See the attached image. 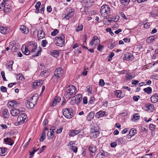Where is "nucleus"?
Instances as JSON below:
<instances>
[{"label": "nucleus", "mask_w": 158, "mask_h": 158, "mask_svg": "<svg viewBox=\"0 0 158 158\" xmlns=\"http://www.w3.org/2000/svg\"><path fill=\"white\" fill-rule=\"evenodd\" d=\"M116 42H114L110 44L108 46V48L110 49H113L116 45Z\"/></svg>", "instance_id": "nucleus-48"}, {"label": "nucleus", "mask_w": 158, "mask_h": 158, "mask_svg": "<svg viewBox=\"0 0 158 158\" xmlns=\"http://www.w3.org/2000/svg\"><path fill=\"white\" fill-rule=\"evenodd\" d=\"M99 85L101 86H103L105 85V82L103 80L101 79L99 82Z\"/></svg>", "instance_id": "nucleus-57"}, {"label": "nucleus", "mask_w": 158, "mask_h": 158, "mask_svg": "<svg viewBox=\"0 0 158 158\" xmlns=\"http://www.w3.org/2000/svg\"><path fill=\"white\" fill-rule=\"evenodd\" d=\"M143 91L148 94H150L152 92V89L150 87L143 89Z\"/></svg>", "instance_id": "nucleus-31"}, {"label": "nucleus", "mask_w": 158, "mask_h": 158, "mask_svg": "<svg viewBox=\"0 0 158 158\" xmlns=\"http://www.w3.org/2000/svg\"><path fill=\"white\" fill-rule=\"evenodd\" d=\"M76 89L74 86L72 85L68 87L66 90L65 94V97L66 98H70L71 96L75 94Z\"/></svg>", "instance_id": "nucleus-3"}, {"label": "nucleus", "mask_w": 158, "mask_h": 158, "mask_svg": "<svg viewBox=\"0 0 158 158\" xmlns=\"http://www.w3.org/2000/svg\"><path fill=\"white\" fill-rule=\"evenodd\" d=\"M121 3L123 5H127L130 2V0H120Z\"/></svg>", "instance_id": "nucleus-40"}, {"label": "nucleus", "mask_w": 158, "mask_h": 158, "mask_svg": "<svg viewBox=\"0 0 158 158\" xmlns=\"http://www.w3.org/2000/svg\"><path fill=\"white\" fill-rule=\"evenodd\" d=\"M7 148H0V155L4 156L6 153V151Z\"/></svg>", "instance_id": "nucleus-32"}, {"label": "nucleus", "mask_w": 158, "mask_h": 158, "mask_svg": "<svg viewBox=\"0 0 158 158\" xmlns=\"http://www.w3.org/2000/svg\"><path fill=\"white\" fill-rule=\"evenodd\" d=\"M73 16V15H70V14H68L67 15L65 16L64 18H65L67 19H69L71 17Z\"/></svg>", "instance_id": "nucleus-63"}, {"label": "nucleus", "mask_w": 158, "mask_h": 158, "mask_svg": "<svg viewBox=\"0 0 158 158\" xmlns=\"http://www.w3.org/2000/svg\"><path fill=\"white\" fill-rule=\"evenodd\" d=\"M13 64V62L12 61H10L8 63L7 68L10 71L12 70V65Z\"/></svg>", "instance_id": "nucleus-34"}, {"label": "nucleus", "mask_w": 158, "mask_h": 158, "mask_svg": "<svg viewBox=\"0 0 158 158\" xmlns=\"http://www.w3.org/2000/svg\"><path fill=\"white\" fill-rule=\"evenodd\" d=\"M4 118H8L9 116V114L7 109H4L2 112Z\"/></svg>", "instance_id": "nucleus-25"}, {"label": "nucleus", "mask_w": 158, "mask_h": 158, "mask_svg": "<svg viewBox=\"0 0 158 158\" xmlns=\"http://www.w3.org/2000/svg\"><path fill=\"white\" fill-rule=\"evenodd\" d=\"M137 133V131L135 129L132 128L131 129L129 132L128 136L132 137Z\"/></svg>", "instance_id": "nucleus-27"}, {"label": "nucleus", "mask_w": 158, "mask_h": 158, "mask_svg": "<svg viewBox=\"0 0 158 158\" xmlns=\"http://www.w3.org/2000/svg\"><path fill=\"white\" fill-rule=\"evenodd\" d=\"M104 48V46L103 45H98L97 48V50L99 52H102V49Z\"/></svg>", "instance_id": "nucleus-55"}, {"label": "nucleus", "mask_w": 158, "mask_h": 158, "mask_svg": "<svg viewBox=\"0 0 158 158\" xmlns=\"http://www.w3.org/2000/svg\"><path fill=\"white\" fill-rule=\"evenodd\" d=\"M20 113L19 110L16 109H13L10 110V114L11 115L14 116H16L18 114Z\"/></svg>", "instance_id": "nucleus-15"}, {"label": "nucleus", "mask_w": 158, "mask_h": 158, "mask_svg": "<svg viewBox=\"0 0 158 158\" xmlns=\"http://www.w3.org/2000/svg\"><path fill=\"white\" fill-rule=\"evenodd\" d=\"M0 32L2 34H6V29L2 26H0Z\"/></svg>", "instance_id": "nucleus-35"}, {"label": "nucleus", "mask_w": 158, "mask_h": 158, "mask_svg": "<svg viewBox=\"0 0 158 158\" xmlns=\"http://www.w3.org/2000/svg\"><path fill=\"white\" fill-rule=\"evenodd\" d=\"M92 134L93 136L95 138H97L99 135L100 132L98 131H95L94 129H92Z\"/></svg>", "instance_id": "nucleus-29"}, {"label": "nucleus", "mask_w": 158, "mask_h": 158, "mask_svg": "<svg viewBox=\"0 0 158 158\" xmlns=\"http://www.w3.org/2000/svg\"><path fill=\"white\" fill-rule=\"evenodd\" d=\"M19 29L23 33L27 34L29 32L28 29L25 26L23 25L21 26Z\"/></svg>", "instance_id": "nucleus-16"}, {"label": "nucleus", "mask_w": 158, "mask_h": 158, "mask_svg": "<svg viewBox=\"0 0 158 158\" xmlns=\"http://www.w3.org/2000/svg\"><path fill=\"white\" fill-rule=\"evenodd\" d=\"M51 53L52 55L53 56L55 57L56 56H58L59 54V51L57 50H55L52 51L51 52Z\"/></svg>", "instance_id": "nucleus-38"}, {"label": "nucleus", "mask_w": 158, "mask_h": 158, "mask_svg": "<svg viewBox=\"0 0 158 158\" xmlns=\"http://www.w3.org/2000/svg\"><path fill=\"white\" fill-rule=\"evenodd\" d=\"M82 100V95L81 94H78L72 98L70 101V103L72 105H74V103L78 105Z\"/></svg>", "instance_id": "nucleus-5"}, {"label": "nucleus", "mask_w": 158, "mask_h": 158, "mask_svg": "<svg viewBox=\"0 0 158 158\" xmlns=\"http://www.w3.org/2000/svg\"><path fill=\"white\" fill-rule=\"evenodd\" d=\"M35 148L34 147L33 148V150L32 152H30V155L31 156V157L33 156L34 153L38 150V149L36 150L34 149Z\"/></svg>", "instance_id": "nucleus-54"}, {"label": "nucleus", "mask_w": 158, "mask_h": 158, "mask_svg": "<svg viewBox=\"0 0 158 158\" xmlns=\"http://www.w3.org/2000/svg\"><path fill=\"white\" fill-rule=\"evenodd\" d=\"M101 156H102L99 157L100 158H103L102 156H107L105 155V152L103 150H101L100 152L97 155L96 157H98Z\"/></svg>", "instance_id": "nucleus-30"}, {"label": "nucleus", "mask_w": 158, "mask_h": 158, "mask_svg": "<svg viewBox=\"0 0 158 158\" xmlns=\"http://www.w3.org/2000/svg\"><path fill=\"white\" fill-rule=\"evenodd\" d=\"M1 74L2 76L3 79L5 81H7V80L5 77L4 72L3 71H2L1 73Z\"/></svg>", "instance_id": "nucleus-53"}, {"label": "nucleus", "mask_w": 158, "mask_h": 158, "mask_svg": "<svg viewBox=\"0 0 158 158\" xmlns=\"http://www.w3.org/2000/svg\"><path fill=\"white\" fill-rule=\"evenodd\" d=\"M64 71L61 68H57L55 71L52 79L54 82H57L58 80L62 77Z\"/></svg>", "instance_id": "nucleus-1"}, {"label": "nucleus", "mask_w": 158, "mask_h": 158, "mask_svg": "<svg viewBox=\"0 0 158 158\" xmlns=\"http://www.w3.org/2000/svg\"><path fill=\"white\" fill-rule=\"evenodd\" d=\"M151 102L154 103L157 102L158 101V94L156 93L152 95L151 98Z\"/></svg>", "instance_id": "nucleus-12"}, {"label": "nucleus", "mask_w": 158, "mask_h": 158, "mask_svg": "<svg viewBox=\"0 0 158 158\" xmlns=\"http://www.w3.org/2000/svg\"><path fill=\"white\" fill-rule=\"evenodd\" d=\"M155 39V37L154 36H150L147 39V42L148 43H150L154 41Z\"/></svg>", "instance_id": "nucleus-33"}, {"label": "nucleus", "mask_w": 158, "mask_h": 158, "mask_svg": "<svg viewBox=\"0 0 158 158\" xmlns=\"http://www.w3.org/2000/svg\"><path fill=\"white\" fill-rule=\"evenodd\" d=\"M59 32L58 30L56 29H55L54 30L51 32V35L52 36L56 35Z\"/></svg>", "instance_id": "nucleus-45"}, {"label": "nucleus", "mask_w": 158, "mask_h": 158, "mask_svg": "<svg viewBox=\"0 0 158 158\" xmlns=\"http://www.w3.org/2000/svg\"><path fill=\"white\" fill-rule=\"evenodd\" d=\"M135 77V73L133 72L127 73L126 74L125 77L127 80L129 81L132 80Z\"/></svg>", "instance_id": "nucleus-10"}, {"label": "nucleus", "mask_w": 158, "mask_h": 158, "mask_svg": "<svg viewBox=\"0 0 158 158\" xmlns=\"http://www.w3.org/2000/svg\"><path fill=\"white\" fill-rule=\"evenodd\" d=\"M16 102L15 101H10L8 102V104L9 106H13L15 105Z\"/></svg>", "instance_id": "nucleus-51"}, {"label": "nucleus", "mask_w": 158, "mask_h": 158, "mask_svg": "<svg viewBox=\"0 0 158 158\" xmlns=\"http://www.w3.org/2000/svg\"><path fill=\"white\" fill-rule=\"evenodd\" d=\"M81 130L79 129L78 130H71L69 133V135L70 136H74L78 134L81 132Z\"/></svg>", "instance_id": "nucleus-9"}, {"label": "nucleus", "mask_w": 158, "mask_h": 158, "mask_svg": "<svg viewBox=\"0 0 158 158\" xmlns=\"http://www.w3.org/2000/svg\"><path fill=\"white\" fill-rule=\"evenodd\" d=\"M95 100V98L94 97H91L89 101V104H93Z\"/></svg>", "instance_id": "nucleus-49"}, {"label": "nucleus", "mask_w": 158, "mask_h": 158, "mask_svg": "<svg viewBox=\"0 0 158 158\" xmlns=\"http://www.w3.org/2000/svg\"><path fill=\"white\" fill-rule=\"evenodd\" d=\"M94 115V112L92 111L89 113L87 117V119L88 121H90L93 118Z\"/></svg>", "instance_id": "nucleus-23"}, {"label": "nucleus", "mask_w": 158, "mask_h": 158, "mask_svg": "<svg viewBox=\"0 0 158 158\" xmlns=\"http://www.w3.org/2000/svg\"><path fill=\"white\" fill-rule=\"evenodd\" d=\"M71 150L74 152L76 153L77 152V148L76 146H72L71 147Z\"/></svg>", "instance_id": "nucleus-56"}, {"label": "nucleus", "mask_w": 158, "mask_h": 158, "mask_svg": "<svg viewBox=\"0 0 158 158\" xmlns=\"http://www.w3.org/2000/svg\"><path fill=\"white\" fill-rule=\"evenodd\" d=\"M4 142L5 143H7V144L10 146H12L14 143L13 140L9 137H7L6 138L4 139Z\"/></svg>", "instance_id": "nucleus-19"}, {"label": "nucleus", "mask_w": 158, "mask_h": 158, "mask_svg": "<svg viewBox=\"0 0 158 158\" xmlns=\"http://www.w3.org/2000/svg\"><path fill=\"white\" fill-rule=\"evenodd\" d=\"M25 120L23 119V118L21 117V116H20L19 115L17 118V121L19 124L23 123Z\"/></svg>", "instance_id": "nucleus-37"}, {"label": "nucleus", "mask_w": 158, "mask_h": 158, "mask_svg": "<svg viewBox=\"0 0 158 158\" xmlns=\"http://www.w3.org/2000/svg\"><path fill=\"white\" fill-rule=\"evenodd\" d=\"M89 150L91 153H94L96 150V148L94 145H92L89 146Z\"/></svg>", "instance_id": "nucleus-26"}, {"label": "nucleus", "mask_w": 158, "mask_h": 158, "mask_svg": "<svg viewBox=\"0 0 158 158\" xmlns=\"http://www.w3.org/2000/svg\"><path fill=\"white\" fill-rule=\"evenodd\" d=\"M21 50L22 52L26 55H28L30 53V50L27 47H25V48L22 47L21 48Z\"/></svg>", "instance_id": "nucleus-18"}, {"label": "nucleus", "mask_w": 158, "mask_h": 158, "mask_svg": "<svg viewBox=\"0 0 158 158\" xmlns=\"http://www.w3.org/2000/svg\"><path fill=\"white\" fill-rule=\"evenodd\" d=\"M27 48L31 50V52H34L37 49V44L33 41H31L28 44Z\"/></svg>", "instance_id": "nucleus-8"}, {"label": "nucleus", "mask_w": 158, "mask_h": 158, "mask_svg": "<svg viewBox=\"0 0 158 158\" xmlns=\"http://www.w3.org/2000/svg\"><path fill=\"white\" fill-rule=\"evenodd\" d=\"M41 8L40 10V13H41L42 14H44V6L43 5H41Z\"/></svg>", "instance_id": "nucleus-62"}, {"label": "nucleus", "mask_w": 158, "mask_h": 158, "mask_svg": "<svg viewBox=\"0 0 158 158\" xmlns=\"http://www.w3.org/2000/svg\"><path fill=\"white\" fill-rule=\"evenodd\" d=\"M6 3H5L4 11L6 13H8L11 10V6L9 5H6Z\"/></svg>", "instance_id": "nucleus-24"}, {"label": "nucleus", "mask_w": 158, "mask_h": 158, "mask_svg": "<svg viewBox=\"0 0 158 158\" xmlns=\"http://www.w3.org/2000/svg\"><path fill=\"white\" fill-rule=\"evenodd\" d=\"M133 118L135 120H138L139 118V116L138 114H135L133 116Z\"/></svg>", "instance_id": "nucleus-60"}, {"label": "nucleus", "mask_w": 158, "mask_h": 158, "mask_svg": "<svg viewBox=\"0 0 158 158\" xmlns=\"http://www.w3.org/2000/svg\"><path fill=\"white\" fill-rule=\"evenodd\" d=\"M60 100L61 98L60 97L58 96L56 97L54 100L52 101V105H51V106L53 107L56 106L57 104V103L60 102Z\"/></svg>", "instance_id": "nucleus-14"}, {"label": "nucleus", "mask_w": 158, "mask_h": 158, "mask_svg": "<svg viewBox=\"0 0 158 158\" xmlns=\"http://www.w3.org/2000/svg\"><path fill=\"white\" fill-rule=\"evenodd\" d=\"M47 136L49 137V138L52 139L54 135L52 133V132L50 131L49 132H48V133L47 134Z\"/></svg>", "instance_id": "nucleus-42"}, {"label": "nucleus", "mask_w": 158, "mask_h": 158, "mask_svg": "<svg viewBox=\"0 0 158 158\" xmlns=\"http://www.w3.org/2000/svg\"><path fill=\"white\" fill-rule=\"evenodd\" d=\"M48 44V42L46 40H43L42 41L41 45L43 47H45Z\"/></svg>", "instance_id": "nucleus-50"}, {"label": "nucleus", "mask_w": 158, "mask_h": 158, "mask_svg": "<svg viewBox=\"0 0 158 158\" xmlns=\"http://www.w3.org/2000/svg\"><path fill=\"white\" fill-rule=\"evenodd\" d=\"M149 129L151 131L154 130L156 128V126L153 124H150L149 126Z\"/></svg>", "instance_id": "nucleus-52"}, {"label": "nucleus", "mask_w": 158, "mask_h": 158, "mask_svg": "<svg viewBox=\"0 0 158 158\" xmlns=\"http://www.w3.org/2000/svg\"><path fill=\"white\" fill-rule=\"evenodd\" d=\"M66 11L68 12V14L70 15H74V10L73 9L71 8H68Z\"/></svg>", "instance_id": "nucleus-36"}, {"label": "nucleus", "mask_w": 158, "mask_h": 158, "mask_svg": "<svg viewBox=\"0 0 158 158\" xmlns=\"http://www.w3.org/2000/svg\"><path fill=\"white\" fill-rule=\"evenodd\" d=\"M64 116L67 118H71L73 116L72 110L71 108H65L62 110Z\"/></svg>", "instance_id": "nucleus-6"}, {"label": "nucleus", "mask_w": 158, "mask_h": 158, "mask_svg": "<svg viewBox=\"0 0 158 158\" xmlns=\"http://www.w3.org/2000/svg\"><path fill=\"white\" fill-rule=\"evenodd\" d=\"M19 115L20 116H21V117L22 118H23V119H24V120H25L27 118V115L24 113H22Z\"/></svg>", "instance_id": "nucleus-59"}, {"label": "nucleus", "mask_w": 158, "mask_h": 158, "mask_svg": "<svg viewBox=\"0 0 158 158\" xmlns=\"http://www.w3.org/2000/svg\"><path fill=\"white\" fill-rule=\"evenodd\" d=\"M4 6L5 3L4 2H2L0 4V11H4Z\"/></svg>", "instance_id": "nucleus-47"}, {"label": "nucleus", "mask_w": 158, "mask_h": 158, "mask_svg": "<svg viewBox=\"0 0 158 158\" xmlns=\"http://www.w3.org/2000/svg\"><path fill=\"white\" fill-rule=\"evenodd\" d=\"M45 33L42 30L38 31L37 37L39 40L45 37Z\"/></svg>", "instance_id": "nucleus-11"}, {"label": "nucleus", "mask_w": 158, "mask_h": 158, "mask_svg": "<svg viewBox=\"0 0 158 158\" xmlns=\"http://www.w3.org/2000/svg\"><path fill=\"white\" fill-rule=\"evenodd\" d=\"M87 98L86 97H84L83 99V103L85 104L87 103Z\"/></svg>", "instance_id": "nucleus-64"}, {"label": "nucleus", "mask_w": 158, "mask_h": 158, "mask_svg": "<svg viewBox=\"0 0 158 158\" xmlns=\"http://www.w3.org/2000/svg\"><path fill=\"white\" fill-rule=\"evenodd\" d=\"M41 50V49H40L39 50H38L37 52L32 56V57L33 58L35 56H39V55L40 54V52Z\"/></svg>", "instance_id": "nucleus-44"}, {"label": "nucleus", "mask_w": 158, "mask_h": 158, "mask_svg": "<svg viewBox=\"0 0 158 158\" xmlns=\"http://www.w3.org/2000/svg\"><path fill=\"white\" fill-rule=\"evenodd\" d=\"M83 26L81 24H79L77 27H76V31H79L82 30Z\"/></svg>", "instance_id": "nucleus-39"}, {"label": "nucleus", "mask_w": 158, "mask_h": 158, "mask_svg": "<svg viewBox=\"0 0 158 158\" xmlns=\"http://www.w3.org/2000/svg\"><path fill=\"white\" fill-rule=\"evenodd\" d=\"M39 97L37 94L33 95L30 99V100L33 102V103L36 104L38 100Z\"/></svg>", "instance_id": "nucleus-22"}, {"label": "nucleus", "mask_w": 158, "mask_h": 158, "mask_svg": "<svg viewBox=\"0 0 158 158\" xmlns=\"http://www.w3.org/2000/svg\"><path fill=\"white\" fill-rule=\"evenodd\" d=\"M106 112L104 111H99L96 114L95 116L97 118H99L106 115Z\"/></svg>", "instance_id": "nucleus-20"}, {"label": "nucleus", "mask_w": 158, "mask_h": 158, "mask_svg": "<svg viewBox=\"0 0 158 158\" xmlns=\"http://www.w3.org/2000/svg\"><path fill=\"white\" fill-rule=\"evenodd\" d=\"M0 89L1 91L3 92H6L7 91V88L5 86H1Z\"/></svg>", "instance_id": "nucleus-58"}, {"label": "nucleus", "mask_w": 158, "mask_h": 158, "mask_svg": "<svg viewBox=\"0 0 158 158\" xmlns=\"http://www.w3.org/2000/svg\"><path fill=\"white\" fill-rule=\"evenodd\" d=\"M50 71L49 70H45L41 72L40 75L41 77H46L49 74Z\"/></svg>", "instance_id": "nucleus-17"}, {"label": "nucleus", "mask_w": 158, "mask_h": 158, "mask_svg": "<svg viewBox=\"0 0 158 158\" xmlns=\"http://www.w3.org/2000/svg\"><path fill=\"white\" fill-rule=\"evenodd\" d=\"M133 56L131 54L129 53H127L124 55V60L126 61L132 60Z\"/></svg>", "instance_id": "nucleus-13"}, {"label": "nucleus", "mask_w": 158, "mask_h": 158, "mask_svg": "<svg viewBox=\"0 0 158 158\" xmlns=\"http://www.w3.org/2000/svg\"><path fill=\"white\" fill-rule=\"evenodd\" d=\"M56 44L60 47H62L64 44V36L63 34H61L59 36H57L55 38Z\"/></svg>", "instance_id": "nucleus-4"}, {"label": "nucleus", "mask_w": 158, "mask_h": 158, "mask_svg": "<svg viewBox=\"0 0 158 158\" xmlns=\"http://www.w3.org/2000/svg\"><path fill=\"white\" fill-rule=\"evenodd\" d=\"M114 52H111L109 55V59H108V60L109 61H110L112 59V57L114 56Z\"/></svg>", "instance_id": "nucleus-61"}, {"label": "nucleus", "mask_w": 158, "mask_h": 158, "mask_svg": "<svg viewBox=\"0 0 158 158\" xmlns=\"http://www.w3.org/2000/svg\"><path fill=\"white\" fill-rule=\"evenodd\" d=\"M118 145H120L123 143V139L122 138H120L116 141Z\"/></svg>", "instance_id": "nucleus-41"}, {"label": "nucleus", "mask_w": 158, "mask_h": 158, "mask_svg": "<svg viewBox=\"0 0 158 158\" xmlns=\"http://www.w3.org/2000/svg\"><path fill=\"white\" fill-rule=\"evenodd\" d=\"M110 8L108 5H104L101 6V15L103 17L107 18L108 15L110 12Z\"/></svg>", "instance_id": "nucleus-2"}, {"label": "nucleus", "mask_w": 158, "mask_h": 158, "mask_svg": "<svg viewBox=\"0 0 158 158\" xmlns=\"http://www.w3.org/2000/svg\"><path fill=\"white\" fill-rule=\"evenodd\" d=\"M115 95L118 98L121 97V92L120 90H116L115 92Z\"/></svg>", "instance_id": "nucleus-46"}, {"label": "nucleus", "mask_w": 158, "mask_h": 158, "mask_svg": "<svg viewBox=\"0 0 158 158\" xmlns=\"http://www.w3.org/2000/svg\"><path fill=\"white\" fill-rule=\"evenodd\" d=\"M146 107L147 108L148 110H150L151 111H153L154 108V106L153 105L149 103L147 104L146 105Z\"/></svg>", "instance_id": "nucleus-28"}, {"label": "nucleus", "mask_w": 158, "mask_h": 158, "mask_svg": "<svg viewBox=\"0 0 158 158\" xmlns=\"http://www.w3.org/2000/svg\"><path fill=\"white\" fill-rule=\"evenodd\" d=\"M100 41L98 39V37L97 36H94L89 43V46L94 48H96V45L100 42Z\"/></svg>", "instance_id": "nucleus-7"}, {"label": "nucleus", "mask_w": 158, "mask_h": 158, "mask_svg": "<svg viewBox=\"0 0 158 158\" xmlns=\"http://www.w3.org/2000/svg\"><path fill=\"white\" fill-rule=\"evenodd\" d=\"M36 104L33 103V102L30 100L29 102H27L26 104V106L29 108H33Z\"/></svg>", "instance_id": "nucleus-21"}, {"label": "nucleus", "mask_w": 158, "mask_h": 158, "mask_svg": "<svg viewBox=\"0 0 158 158\" xmlns=\"http://www.w3.org/2000/svg\"><path fill=\"white\" fill-rule=\"evenodd\" d=\"M18 50V48L17 47L16 44H14L11 48V51L12 52H14L17 51Z\"/></svg>", "instance_id": "nucleus-43"}]
</instances>
